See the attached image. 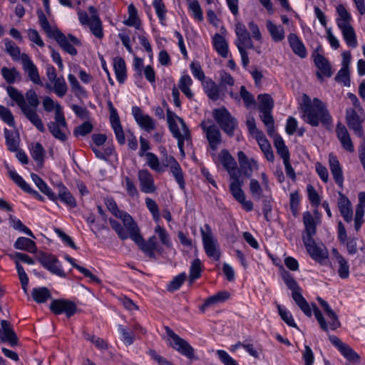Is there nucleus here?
Instances as JSON below:
<instances>
[{
  "label": "nucleus",
  "mask_w": 365,
  "mask_h": 365,
  "mask_svg": "<svg viewBox=\"0 0 365 365\" xmlns=\"http://www.w3.org/2000/svg\"><path fill=\"white\" fill-rule=\"evenodd\" d=\"M6 91L10 98L21 109L25 117L41 133L45 132L43 123L36 113V109L40 104L38 95L33 89L26 92L25 96L23 93L14 86H8Z\"/></svg>",
  "instance_id": "obj_1"
},
{
  "label": "nucleus",
  "mask_w": 365,
  "mask_h": 365,
  "mask_svg": "<svg viewBox=\"0 0 365 365\" xmlns=\"http://www.w3.org/2000/svg\"><path fill=\"white\" fill-rule=\"evenodd\" d=\"M300 106L303 113L302 118L312 126L317 127L320 123L323 125H329L331 123V116L325 104L319 98L311 100L307 94H303Z\"/></svg>",
  "instance_id": "obj_2"
},
{
  "label": "nucleus",
  "mask_w": 365,
  "mask_h": 365,
  "mask_svg": "<svg viewBox=\"0 0 365 365\" xmlns=\"http://www.w3.org/2000/svg\"><path fill=\"white\" fill-rule=\"evenodd\" d=\"M38 22L44 32L50 38H54L61 48L71 56L77 55L75 46H81V41L72 34L64 35L59 29H53L42 11H38Z\"/></svg>",
  "instance_id": "obj_3"
},
{
  "label": "nucleus",
  "mask_w": 365,
  "mask_h": 365,
  "mask_svg": "<svg viewBox=\"0 0 365 365\" xmlns=\"http://www.w3.org/2000/svg\"><path fill=\"white\" fill-rule=\"evenodd\" d=\"M212 116L222 130L232 137L238 127L237 120L225 107L214 109Z\"/></svg>",
  "instance_id": "obj_4"
},
{
  "label": "nucleus",
  "mask_w": 365,
  "mask_h": 365,
  "mask_svg": "<svg viewBox=\"0 0 365 365\" xmlns=\"http://www.w3.org/2000/svg\"><path fill=\"white\" fill-rule=\"evenodd\" d=\"M128 230L130 232V238L138 245L139 248L150 258H155L154 251L157 250L158 247L156 237L152 236L145 241L140 235L135 222Z\"/></svg>",
  "instance_id": "obj_5"
},
{
  "label": "nucleus",
  "mask_w": 365,
  "mask_h": 365,
  "mask_svg": "<svg viewBox=\"0 0 365 365\" xmlns=\"http://www.w3.org/2000/svg\"><path fill=\"white\" fill-rule=\"evenodd\" d=\"M200 232L205 253L209 257L218 261L220 258L221 252L217 245V242L213 237L210 226L208 224H205L203 227L200 228Z\"/></svg>",
  "instance_id": "obj_6"
},
{
  "label": "nucleus",
  "mask_w": 365,
  "mask_h": 365,
  "mask_svg": "<svg viewBox=\"0 0 365 365\" xmlns=\"http://www.w3.org/2000/svg\"><path fill=\"white\" fill-rule=\"evenodd\" d=\"M165 330L172 339L168 343L170 346L190 359L195 357V350L187 341L180 337L168 326L165 327Z\"/></svg>",
  "instance_id": "obj_7"
},
{
  "label": "nucleus",
  "mask_w": 365,
  "mask_h": 365,
  "mask_svg": "<svg viewBox=\"0 0 365 365\" xmlns=\"http://www.w3.org/2000/svg\"><path fill=\"white\" fill-rule=\"evenodd\" d=\"M36 259L52 274L61 277H66V273L61 269L60 262L56 256L47 252H40L36 255Z\"/></svg>",
  "instance_id": "obj_8"
},
{
  "label": "nucleus",
  "mask_w": 365,
  "mask_h": 365,
  "mask_svg": "<svg viewBox=\"0 0 365 365\" xmlns=\"http://www.w3.org/2000/svg\"><path fill=\"white\" fill-rule=\"evenodd\" d=\"M132 115L140 128L150 133L156 128V123L149 115L145 114L138 106L132 108Z\"/></svg>",
  "instance_id": "obj_9"
},
{
  "label": "nucleus",
  "mask_w": 365,
  "mask_h": 365,
  "mask_svg": "<svg viewBox=\"0 0 365 365\" xmlns=\"http://www.w3.org/2000/svg\"><path fill=\"white\" fill-rule=\"evenodd\" d=\"M306 250L310 257L318 262H322L328 257V251L323 245H317L312 238L302 240Z\"/></svg>",
  "instance_id": "obj_10"
},
{
  "label": "nucleus",
  "mask_w": 365,
  "mask_h": 365,
  "mask_svg": "<svg viewBox=\"0 0 365 365\" xmlns=\"http://www.w3.org/2000/svg\"><path fill=\"white\" fill-rule=\"evenodd\" d=\"M50 309L55 314L65 313L67 317L73 316L77 310L74 302L67 299H53L50 304Z\"/></svg>",
  "instance_id": "obj_11"
},
{
  "label": "nucleus",
  "mask_w": 365,
  "mask_h": 365,
  "mask_svg": "<svg viewBox=\"0 0 365 365\" xmlns=\"http://www.w3.org/2000/svg\"><path fill=\"white\" fill-rule=\"evenodd\" d=\"M200 127L205 133L210 148L215 151L222 143V135L219 128L213 124L207 125L205 121L200 123Z\"/></svg>",
  "instance_id": "obj_12"
},
{
  "label": "nucleus",
  "mask_w": 365,
  "mask_h": 365,
  "mask_svg": "<svg viewBox=\"0 0 365 365\" xmlns=\"http://www.w3.org/2000/svg\"><path fill=\"white\" fill-rule=\"evenodd\" d=\"M212 157L215 158V162L216 163H220L222 164L223 168L227 171L230 176L237 175L236 171L237 163L235 158L231 155L230 152L227 149H222L217 157L215 153L212 154Z\"/></svg>",
  "instance_id": "obj_13"
},
{
  "label": "nucleus",
  "mask_w": 365,
  "mask_h": 365,
  "mask_svg": "<svg viewBox=\"0 0 365 365\" xmlns=\"http://www.w3.org/2000/svg\"><path fill=\"white\" fill-rule=\"evenodd\" d=\"M108 106L110 110V124L114 130L116 139L120 145H123L125 143V138L119 115L110 101L108 102Z\"/></svg>",
  "instance_id": "obj_14"
},
{
  "label": "nucleus",
  "mask_w": 365,
  "mask_h": 365,
  "mask_svg": "<svg viewBox=\"0 0 365 365\" xmlns=\"http://www.w3.org/2000/svg\"><path fill=\"white\" fill-rule=\"evenodd\" d=\"M21 63L23 69L27 73L29 79L34 84L43 86L38 68L27 54H21Z\"/></svg>",
  "instance_id": "obj_15"
},
{
  "label": "nucleus",
  "mask_w": 365,
  "mask_h": 365,
  "mask_svg": "<svg viewBox=\"0 0 365 365\" xmlns=\"http://www.w3.org/2000/svg\"><path fill=\"white\" fill-rule=\"evenodd\" d=\"M240 171L247 178H251L254 170H258L259 165L254 159H249L243 151L237 153Z\"/></svg>",
  "instance_id": "obj_16"
},
{
  "label": "nucleus",
  "mask_w": 365,
  "mask_h": 365,
  "mask_svg": "<svg viewBox=\"0 0 365 365\" xmlns=\"http://www.w3.org/2000/svg\"><path fill=\"white\" fill-rule=\"evenodd\" d=\"M0 324V339L3 342L9 343L11 346H18L19 339L11 324L4 319L1 320Z\"/></svg>",
  "instance_id": "obj_17"
},
{
  "label": "nucleus",
  "mask_w": 365,
  "mask_h": 365,
  "mask_svg": "<svg viewBox=\"0 0 365 365\" xmlns=\"http://www.w3.org/2000/svg\"><path fill=\"white\" fill-rule=\"evenodd\" d=\"M313 56L314 64L319 69V71L317 72L318 78L322 80L323 76L331 77L333 73L329 61L324 56L316 53V51L313 53Z\"/></svg>",
  "instance_id": "obj_18"
},
{
  "label": "nucleus",
  "mask_w": 365,
  "mask_h": 365,
  "mask_svg": "<svg viewBox=\"0 0 365 365\" xmlns=\"http://www.w3.org/2000/svg\"><path fill=\"white\" fill-rule=\"evenodd\" d=\"M107 208L118 218L120 219L124 227L128 230L133 224L135 223L133 217L126 212L119 210L115 201L113 199H109L106 202Z\"/></svg>",
  "instance_id": "obj_19"
},
{
  "label": "nucleus",
  "mask_w": 365,
  "mask_h": 365,
  "mask_svg": "<svg viewBox=\"0 0 365 365\" xmlns=\"http://www.w3.org/2000/svg\"><path fill=\"white\" fill-rule=\"evenodd\" d=\"M346 121L348 127L353 130L357 136L363 137L361 120L355 109L347 108L346 110Z\"/></svg>",
  "instance_id": "obj_20"
},
{
  "label": "nucleus",
  "mask_w": 365,
  "mask_h": 365,
  "mask_svg": "<svg viewBox=\"0 0 365 365\" xmlns=\"http://www.w3.org/2000/svg\"><path fill=\"white\" fill-rule=\"evenodd\" d=\"M140 190L144 193H153L156 190L152 175L147 170H140L138 173Z\"/></svg>",
  "instance_id": "obj_21"
},
{
  "label": "nucleus",
  "mask_w": 365,
  "mask_h": 365,
  "mask_svg": "<svg viewBox=\"0 0 365 365\" xmlns=\"http://www.w3.org/2000/svg\"><path fill=\"white\" fill-rule=\"evenodd\" d=\"M329 168L333 178L337 185L341 188H344V176L341 167L337 158L332 153L329 155Z\"/></svg>",
  "instance_id": "obj_22"
},
{
  "label": "nucleus",
  "mask_w": 365,
  "mask_h": 365,
  "mask_svg": "<svg viewBox=\"0 0 365 365\" xmlns=\"http://www.w3.org/2000/svg\"><path fill=\"white\" fill-rule=\"evenodd\" d=\"M339 198L338 200V207L341 215L344 221L349 223L353 220V210L351 203L347 197L341 192H339Z\"/></svg>",
  "instance_id": "obj_23"
},
{
  "label": "nucleus",
  "mask_w": 365,
  "mask_h": 365,
  "mask_svg": "<svg viewBox=\"0 0 365 365\" xmlns=\"http://www.w3.org/2000/svg\"><path fill=\"white\" fill-rule=\"evenodd\" d=\"M336 133L342 147L350 153L354 152V147L345 125L340 122L338 123L336 127Z\"/></svg>",
  "instance_id": "obj_24"
},
{
  "label": "nucleus",
  "mask_w": 365,
  "mask_h": 365,
  "mask_svg": "<svg viewBox=\"0 0 365 365\" xmlns=\"http://www.w3.org/2000/svg\"><path fill=\"white\" fill-rule=\"evenodd\" d=\"M303 222L305 227L303 239L312 238L317 232V225L312 215L309 212L303 214Z\"/></svg>",
  "instance_id": "obj_25"
},
{
  "label": "nucleus",
  "mask_w": 365,
  "mask_h": 365,
  "mask_svg": "<svg viewBox=\"0 0 365 365\" xmlns=\"http://www.w3.org/2000/svg\"><path fill=\"white\" fill-rule=\"evenodd\" d=\"M288 41L293 52L301 58H305L307 51L302 41L295 34H290L288 36Z\"/></svg>",
  "instance_id": "obj_26"
},
{
  "label": "nucleus",
  "mask_w": 365,
  "mask_h": 365,
  "mask_svg": "<svg viewBox=\"0 0 365 365\" xmlns=\"http://www.w3.org/2000/svg\"><path fill=\"white\" fill-rule=\"evenodd\" d=\"M14 247L16 250L26 251L30 253H36L37 247L36 242L25 237H19L14 244Z\"/></svg>",
  "instance_id": "obj_27"
},
{
  "label": "nucleus",
  "mask_w": 365,
  "mask_h": 365,
  "mask_svg": "<svg viewBox=\"0 0 365 365\" xmlns=\"http://www.w3.org/2000/svg\"><path fill=\"white\" fill-rule=\"evenodd\" d=\"M339 28L343 34V37L346 44L351 47L355 48L357 46L356 36L352 26L350 25H344V24H339Z\"/></svg>",
  "instance_id": "obj_28"
},
{
  "label": "nucleus",
  "mask_w": 365,
  "mask_h": 365,
  "mask_svg": "<svg viewBox=\"0 0 365 365\" xmlns=\"http://www.w3.org/2000/svg\"><path fill=\"white\" fill-rule=\"evenodd\" d=\"M48 128L55 138L61 140V142H65L67 140V124L66 126H63L60 123H53V121H51L48 123Z\"/></svg>",
  "instance_id": "obj_29"
},
{
  "label": "nucleus",
  "mask_w": 365,
  "mask_h": 365,
  "mask_svg": "<svg viewBox=\"0 0 365 365\" xmlns=\"http://www.w3.org/2000/svg\"><path fill=\"white\" fill-rule=\"evenodd\" d=\"M232 182L230 185V190L233 197L236 200H243V197L245 196L242 189L243 184L242 181L240 180L239 175H235L230 177Z\"/></svg>",
  "instance_id": "obj_30"
},
{
  "label": "nucleus",
  "mask_w": 365,
  "mask_h": 365,
  "mask_svg": "<svg viewBox=\"0 0 365 365\" xmlns=\"http://www.w3.org/2000/svg\"><path fill=\"white\" fill-rule=\"evenodd\" d=\"M204 91L207 96L212 101H217L220 98V90L217 85L210 78L202 82Z\"/></svg>",
  "instance_id": "obj_31"
},
{
  "label": "nucleus",
  "mask_w": 365,
  "mask_h": 365,
  "mask_svg": "<svg viewBox=\"0 0 365 365\" xmlns=\"http://www.w3.org/2000/svg\"><path fill=\"white\" fill-rule=\"evenodd\" d=\"M266 26L274 42H280L284 38V30L282 26H277L272 21L268 20Z\"/></svg>",
  "instance_id": "obj_32"
},
{
  "label": "nucleus",
  "mask_w": 365,
  "mask_h": 365,
  "mask_svg": "<svg viewBox=\"0 0 365 365\" xmlns=\"http://www.w3.org/2000/svg\"><path fill=\"white\" fill-rule=\"evenodd\" d=\"M255 138L260 147V149L264 154L266 159L268 161L273 162L274 155L272 150L271 145L266 138L265 135L263 134L261 135L255 136Z\"/></svg>",
  "instance_id": "obj_33"
},
{
  "label": "nucleus",
  "mask_w": 365,
  "mask_h": 365,
  "mask_svg": "<svg viewBox=\"0 0 365 365\" xmlns=\"http://www.w3.org/2000/svg\"><path fill=\"white\" fill-rule=\"evenodd\" d=\"M179 123L181 125L182 135L180 137L175 138L178 140V146L182 155H185L184 152V142L185 140L189 141L191 140V135L188 127L187 126L185 120L182 118H178Z\"/></svg>",
  "instance_id": "obj_34"
},
{
  "label": "nucleus",
  "mask_w": 365,
  "mask_h": 365,
  "mask_svg": "<svg viewBox=\"0 0 365 365\" xmlns=\"http://www.w3.org/2000/svg\"><path fill=\"white\" fill-rule=\"evenodd\" d=\"M213 46L217 52L222 57L227 58L228 54V44L225 38L219 34L213 37Z\"/></svg>",
  "instance_id": "obj_35"
},
{
  "label": "nucleus",
  "mask_w": 365,
  "mask_h": 365,
  "mask_svg": "<svg viewBox=\"0 0 365 365\" xmlns=\"http://www.w3.org/2000/svg\"><path fill=\"white\" fill-rule=\"evenodd\" d=\"M272 137L274 138V145L277 150V154L283 160L289 159V151L282 138L278 134H274Z\"/></svg>",
  "instance_id": "obj_36"
},
{
  "label": "nucleus",
  "mask_w": 365,
  "mask_h": 365,
  "mask_svg": "<svg viewBox=\"0 0 365 365\" xmlns=\"http://www.w3.org/2000/svg\"><path fill=\"white\" fill-rule=\"evenodd\" d=\"M4 135L8 150L11 152L17 151L19 145V133L10 131L7 128H5Z\"/></svg>",
  "instance_id": "obj_37"
},
{
  "label": "nucleus",
  "mask_w": 365,
  "mask_h": 365,
  "mask_svg": "<svg viewBox=\"0 0 365 365\" xmlns=\"http://www.w3.org/2000/svg\"><path fill=\"white\" fill-rule=\"evenodd\" d=\"M114 70L118 81L120 83H123L126 79V66L125 61L117 57L114 59Z\"/></svg>",
  "instance_id": "obj_38"
},
{
  "label": "nucleus",
  "mask_w": 365,
  "mask_h": 365,
  "mask_svg": "<svg viewBox=\"0 0 365 365\" xmlns=\"http://www.w3.org/2000/svg\"><path fill=\"white\" fill-rule=\"evenodd\" d=\"M31 296L37 303H44L51 297L49 289L45 287L34 288L31 292Z\"/></svg>",
  "instance_id": "obj_39"
},
{
  "label": "nucleus",
  "mask_w": 365,
  "mask_h": 365,
  "mask_svg": "<svg viewBox=\"0 0 365 365\" xmlns=\"http://www.w3.org/2000/svg\"><path fill=\"white\" fill-rule=\"evenodd\" d=\"M1 72L3 78L9 84H13L16 80H21V74L15 67L10 68L3 67Z\"/></svg>",
  "instance_id": "obj_40"
},
{
  "label": "nucleus",
  "mask_w": 365,
  "mask_h": 365,
  "mask_svg": "<svg viewBox=\"0 0 365 365\" xmlns=\"http://www.w3.org/2000/svg\"><path fill=\"white\" fill-rule=\"evenodd\" d=\"M257 98L259 101L258 109L260 113L272 110L274 101L269 94H259Z\"/></svg>",
  "instance_id": "obj_41"
},
{
  "label": "nucleus",
  "mask_w": 365,
  "mask_h": 365,
  "mask_svg": "<svg viewBox=\"0 0 365 365\" xmlns=\"http://www.w3.org/2000/svg\"><path fill=\"white\" fill-rule=\"evenodd\" d=\"M87 26L96 38L101 39L103 37L102 22L98 16H91V21Z\"/></svg>",
  "instance_id": "obj_42"
},
{
  "label": "nucleus",
  "mask_w": 365,
  "mask_h": 365,
  "mask_svg": "<svg viewBox=\"0 0 365 365\" xmlns=\"http://www.w3.org/2000/svg\"><path fill=\"white\" fill-rule=\"evenodd\" d=\"M128 19L123 21V24L128 26H134L138 29L140 28V19L138 16V11L133 4H129L128 7Z\"/></svg>",
  "instance_id": "obj_43"
},
{
  "label": "nucleus",
  "mask_w": 365,
  "mask_h": 365,
  "mask_svg": "<svg viewBox=\"0 0 365 365\" xmlns=\"http://www.w3.org/2000/svg\"><path fill=\"white\" fill-rule=\"evenodd\" d=\"M58 198L71 207H75L76 206V202L74 197L63 185H61L59 187Z\"/></svg>",
  "instance_id": "obj_44"
},
{
  "label": "nucleus",
  "mask_w": 365,
  "mask_h": 365,
  "mask_svg": "<svg viewBox=\"0 0 365 365\" xmlns=\"http://www.w3.org/2000/svg\"><path fill=\"white\" fill-rule=\"evenodd\" d=\"M259 117L267 128L268 135L272 136L276 134L274 130V120L272 115V111L262 112Z\"/></svg>",
  "instance_id": "obj_45"
},
{
  "label": "nucleus",
  "mask_w": 365,
  "mask_h": 365,
  "mask_svg": "<svg viewBox=\"0 0 365 365\" xmlns=\"http://www.w3.org/2000/svg\"><path fill=\"white\" fill-rule=\"evenodd\" d=\"M235 45L239 51L254 48V44L250 33L237 37Z\"/></svg>",
  "instance_id": "obj_46"
},
{
  "label": "nucleus",
  "mask_w": 365,
  "mask_h": 365,
  "mask_svg": "<svg viewBox=\"0 0 365 365\" xmlns=\"http://www.w3.org/2000/svg\"><path fill=\"white\" fill-rule=\"evenodd\" d=\"M53 84V91L60 98L63 97L68 91V86L63 76L58 77L57 79L51 82Z\"/></svg>",
  "instance_id": "obj_47"
},
{
  "label": "nucleus",
  "mask_w": 365,
  "mask_h": 365,
  "mask_svg": "<svg viewBox=\"0 0 365 365\" xmlns=\"http://www.w3.org/2000/svg\"><path fill=\"white\" fill-rule=\"evenodd\" d=\"M31 155L33 159L42 165L44 160L45 150L40 143H36L31 150Z\"/></svg>",
  "instance_id": "obj_48"
},
{
  "label": "nucleus",
  "mask_w": 365,
  "mask_h": 365,
  "mask_svg": "<svg viewBox=\"0 0 365 365\" xmlns=\"http://www.w3.org/2000/svg\"><path fill=\"white\" fill-rule=\"evenodd\" d=\"M109 222L120 240H125L130 237V232L126 227H123L119 222L111 218L109 220Z\"/></svg>",
  "instance_id": "obj_49"
},
{
  "label": "nucleus",
  "mask_w": 365,
  "mask_h": 365,
  "mask_svg": "<svg viewBox=\"0 0 365 365\" xmlns=\"http://www.w3.org/2000/svg\"><path fill=\"white\" fill-rule=\"evenodd\" d=\"M336 11L339 15V18L336 19V24L339 26V24H344V25H350V21L351 20V16L350 14L348 12L346 9L342 5L339 4L336 7Z\"/></svg>",
  "instance_id": "obj_50"
},
{
  "label": "nucleus",
  "mask_w": 365,
  "mask_h": 365,
  "mask_svg": "<svg viewBox=\"0 0 365 365\" xmlns=\"http://www.w3.org/2000/svg\"><path fill=\"white\" fill-rule=\"evenodd\" d=\"M9 222L14 230L23 232L29 237L36 238L31 230L25 226L19 219L16 218L13 215H10Z\"/></svg>",
  "instance_id": "obj_51"
},
{
  "label": "nucleus",
  "mask_w": 365,
  "mask_h": 365,
  "mask_svg": "<svg viewBox=\"0 0 365 365\" xmlns=\"http://www.w3.org/2000/svg\"><path fill=\"white\" fill-rule=\"evenodd\" d=\"M185 279L186 274L185 272L179 274L178 275L175 276L168 284L167 290L170 292H173L179 289Z\"/></svg>",
  "instance_id": "obj_52"
},
{
  "label": "nucleus",
  "mask_w": 365,
  "mask_h": 365,
  "mask_svg": "<svg viewBox=\"0 0 365 365\" xmlns=\"http://www.w3.org/2000/svg\"><path fill=\"white\" fill-rule=\"evenodd\" d=\"M16 267L17 269L18 275L19 277V280L21 282V284L24 292L26 294L28 292V284H29V277L24 269V267L21 265V264L16 260Z\"/></svg>",
  "instance_id": "obj_53"
},
{
  "label": "nucleus",
  "mask_w": 365,
  "mask_h": 365,
  "mask_svg": "<svg viewBox=\"0 0 365 365\" xmlns=\"http://www.w3.org/2000/svg\"><path fill=\"white\" fill-rule=\"evenodd\" d=\"M170 170L180 187L182 190H184L185 183L184 180L183 173L180 164L178 163L175 165H172Z\"/></svg>",
  "instance_id": "obj_54"
},
{
  "label": "nucleus",
  "mask_w": 365,
  "mask_h": 365,
  "mask_svg": "<svg viewBox=\"0 0 365 365\" xmlns=\"http://www.w3.org/2000/svg\"><path fill=\"white\" fill-rule=\"evenodd\" d=\"M201 270V261L199 259H194L190 269L189 277L190 282H192L200 277Z\"/></svg>",
  "instance_id": "obj_55"
},
{
  "label": "nucleus",
  "mask_w": 365,
  "mask_h": 365,
  "mask_svg": "<svg viewBox=\"0 0 365 365\" xmlns=\"http://www.w3.org/2000/svg\"><path fill=\"white\" fill-rule=\"evenodd\" d=\"M0 118L9 126L15 125L14 118L11 111L3 106H0Z\"/></svg>",
  "instance_id": "obj_56"
},
{
  "label": "nucleus",
  "mask_w": 365,
  "mask_h": 365,
  "mask_svg": "<svg viewBox=\"0 0 365 365\" xmlns=\"http://www.w3.org/2000/svg\"><path fill=\"white\" fill-rule=\"evenodd\" d=\"M155 232L158 235V237L163 245L167 247H170L172 245L169 234L166 230L160 225H157L155 228Z\"/></svg>",
  "instance_id": "obj_57"
},
{
  "label": "nucleus",
  "mask_w": 365,
  "mask_h": 365,
  "mask_svg": "<svg viewBox=\"0 0 365 365\" xmlns=\"http://www.w3.org/2000/svg\"><path fill=\"white\" fill-rule=\"evenodd\" d=\"M153 5L160 23L163 24V22L165 21V14L167 12L165 4L163 0H153Z\"/></svg>",
  "instance_id": "obj_58"
},
{
  "label": "nucleus",
  "mask_w": 365,
  "mask_h": 365,
  "mask_svg": "<svg viewBox=\"0 0 365 365\" xmlns=\"http://www.w3.org/2000/svg\"><path fill=\"white\" fill-rule=\"evenodd\" d=\"M335 81L341 83L344 86H350L349 68H342L339 71L335 76Z\"/></svg>",
  "instance_id": "obj_59"
},
{
  "label": "nucleus",
  "mask_w": 365,
  "mask_h": 365,
  "mask_svg": "<svg viewBox=\"0 0 365 365\" xmlns=\"http://www.w3.org/2000/svg\"><path fill=\"white\" fill-rule=\"evenodd\" d=\"M93 125L90 122L86 121L74 129L73 135L76 137L85 136L87 134L90 133L93 130Z\"/></svg>",
  "instance_id": "obj_60"
},
{
  "label": "nucleus",
  "mask_w": 365,
  "mask_h": 365,
  "mask_svg": "<svg viewBox=\"0 0 365 365\" xmlns=\"http://www.w3.org/2000/svg\"><path fill=\"white\" fill-rule=\"evenodd\" d=\"M189 9L192 11L193 16L199 21L203 20V14L198 1L189 0Z\"/></svg>",
  "instance_id": "obj_61"
},
{
  "label": "nucleus",
  "mask_w": 365,
  "mask_h": 365,
  "mask_svg": "<svg viewBox=\"0 0 365 365\" xmlns=\"http://www.w3.org/2000/svg\"><path fill=\"white\" fill-rule=\"evenodd\" d=\"M282 279L287 285V287L292 290V293L297 292L299 289H301L300 287L298 285L297 281L294 279V278L292 277V275L285 272L282 275Z\"/></svg>",
  "instance_id": "obj_62"
},
{
  "label": "nucleus",
  "mask_w": 365,
  "mask_h": 365,
  "mask_svg": "<svg viewBox=\"0 0 365 365\" xmlns=\"http://www.w3.org/2000/svg\"><path fill=\"white\" fill-rule=\"evenodd\" d=\"M279 314L282 319L289 327L298 329L297 324L294 322L292 315L290 312L277 305Z\"/></svg>",
  "instance_id": "obj_63"
},
{
  "label": "nucleus",
  "mask_w": 365,
  "mask_h": 365,
  "mask_svg": "<svg viewBox=\"0 0 365 365\" xmlns=\"http://www.w3.org/2000/svg\"><path fill=\"white\" fill-rule=\"evenodd\" d=\"M250 190L255 199L259 200L262 197V188L257 180H250Z\"/></svg>",
  "instance_id": "obj_64"
}]
</instances>
